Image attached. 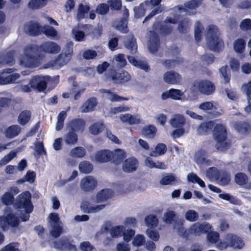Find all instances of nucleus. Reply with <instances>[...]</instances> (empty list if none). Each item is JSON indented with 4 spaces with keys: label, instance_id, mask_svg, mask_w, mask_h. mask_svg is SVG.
I'll list each match as a JSON object with an SVG mask.
<instances>
[{
    "label": "nucleus",
    "instance_id": "obj_26",
    "mask_svg": "<svg viewBox=\"0 0 251 251\" xmlns=\"http://www.w3.org/2000/svg\"><path fill=\"white\" fill-rule=\"evenodd\" d=\"M110 161L116 164L120 163L126 156V151L122 149H117L110 151Z\"/></svg>",
    "mask_w": 251,
    "mask_h": 251
},
{
    "label": "nucleus",
    "instance_id": "obj_14",
    "mask_svg": "<svg viewBox=\"0 0 251 251\" xmlns=\"http://www.w3.org/2000/svg\"><path fill=\"white\" fill-rule=\"evenodd\" d=\"M211 229V226L206 223L202 224L196 223L193 224L188 229L189 234L195 235H200L201 233H205L208 232Z\"/></svg>",
    "mask_w": 251,
    "mask_h": 251
},
{
    "label": "nucleus",
    "instance_id": "obj_18",
    "mask_svg": "<svg viewBox=\"0 0 251 251\" xmlns=\"http://www.w3.org/2000/svg\"><path fill=\"white\" fill-rule=\"evenodd\" d=\"M206 177L212 181H215L221 185H226L230 182V178L228 174H206Z\"/></svg>",
    "mask_w": 251,
    "mask_h": 251
},
{
    "label": "nucleus",
    "instance_id": "obj_6",
    "mask_svg": "<svg viewBox=\"0 0 251 251\" xmlns=\"http://www.w3.org/2000/svg\"><path fill=\"white\" fill-rule=\"evenodd\" d=\"M163 220L166 224L173 225V228L177 229L179 232L185 233L186 230L182 226L184 221L179 219L175 211L167 210L164 214Z\"/></svg>",
    "mask_w": 251,
    "mask_h": 251
},
{
    "label": "nucleus",
    "instance_id": "obj_16",
    "mask_svg": "<svg viewBox=\"0 0 251 251\" xmlns=\"http://www.w3.org/2000/svg\"><path fill=\"white\" fill-rule=\"evenodd\" d=\"M97 183V180L94 177L87 176L81 180L80 186L83 191L89 192L96 188Z\"/></svg>",
    "mask_w": 251,
    "mask_h": 251
},
{
    "label": "nucleus",
    "instance_id": "obj_50",
    "mask_svg": "<svg viewBox=\"0 0 251 251\" xmlns=\"http://www.w3.org/2000/svg\"><path fill=\"white\" fill-rule=\"evenodd\" d=\"M14 51H9L7 54L1 57L0 63L2 64L12 65L14 62Z\"/></svg>",
    "mask_w": 251,
    "mask_h": 251
},
{
    "label": "nucleus",
    "instance_id": "obj_44",
    "mask_svg": "<svg viewBox=\"0 0 251 251\" xmlns=\"http://www.w3.org/2000/svg\"><path fill=\"white\" fill-rule=\"evenodd\" d=\"M246 42L242 38L235 40L233 43V49L235 52L241 53L245 48Z\"/></svg>",
    "mask_w": 251,
    "mask_h": 251
},
{
    "label": "nucleus",
    "instance_id": "obj_64",
    "mask_svg": "<svg viewBox=\"0 0 251 251\" xmlns=\"http://www.w3.org/2000/svg\"><path fill=\"white\" fill-rule=\"evenodd\" d=\"M19 244L16 242H12L6 245L1 250V251H20Z\"/></svg>",
    "mask_w": 251,
    "mask_h": 251
},
{
    "label": "nucleus",
    "instance_id": "obj_60",
    "mask_svg": "<svg viewBox=\"0 0 251 251\" xmlns=\"http://www.w3.org/2000/svg\"><path fill=\"white\" fill-rule=\"evenodd\" d=\"M235 181L238 185H243L247 183L248 177L245 174H236Z\"/></svg>",
    "mask_w": 251,
    "mask_h": 251
},
{
    "label": "nucleus",
    "instance_id": "obj_29",
    "mask_svg": "<svg viewBox=\"0 0 251 251\" xmlns=\"http://www.w3.org/2000/svg\"><path fill=\"white\" fill-rule=\"evenodd\" d=\"M131 78L130 75L128 72L121 71L120 72L116 73L112 76V80L115 83H124L128 81Z\"/></svg>",
    "mask_w": 251,
    "mask_h": 251
},
{
    "label": "nucleus",
    "instance_id": "obj_34",
    "mask_svg": "<svg viewBox=\"0 0 251 251\" xmlns=\"http://www.w3.org/2000/svg\"><path fill=\"white\" fill-rule=\"evenodd\" d=\"M110 151L102 150L98 151L95 154L96 160L100 162H106L110 161Z\"/></svg>",
    "mask_w": 251,
    "mask_h": 251
},
{
    "label": "nucleus",
    "instance_id": "obj_48",
    "mask_svg": "<svg viewBox=\"0 0 251 251\" xmlns=\"http://www.w3.org/2000/svg\"><path fill=\"white\" fill-rule=\"evenodd\" d=\"M127 24V21L126 19H123L119 22H115L113 24V26L121 32L126 33L128 32Z\"/></svg>",
    "mask_w": 251,
    "mask_h": 251
},
{
    "label": "nucleus",
    "instance_id": "obj_45",
    "mask_svg": "<svg viewBox=\"0 0 251 251\" xmlns=\"http://www.w3.org/2000/svg\"><path fill=\"white\" fill-rule=\"evenodd\" d=\"M146 225L150 228L156 226L158 223V220L156 216L150 214L147 216L145 218Z\"/></svg>",
    "mask_w": 251,
    "mask_h": 251
},
{
    "label": "nucleus",
    "instance_id": "obj_27",
    "mask_svg": "<svg viewBox=\"0 0 251 251\" xmlns=\"http://www.w3.org/2000/svg\"><path fill=\"white\" fill-rule=\"evenodd\" d=\"M184 93L181 90L175 89H171L163 93L161 95V98L163 100L171 98L174 100H178L180 99V97L183 95Z\"/></svg>",
    "mask_w": 251,
    "mask_h": 251
},
{
    "label": "nucleus",
    "instance_id": "obj_11",
    "mask_svg": "<svg viewBox=\"0 0 251 251\" xmlns=\"http://www.w3.org/2000/svg\"><path fill=\"white\" fill-rule=\"evenodd\" d=\"M50 78L47 76L36 75L33 77L29 82V85L39 92H43L47 87V83L50 81Z\"/></svg>",
    "mask_w": 251,
    "mask_h": 251
},
{
    "label": "nucleus",
    "instance_id": "obj_21",
    "mask_svg": "<svg viewBox=\"0 0 251 251\" xmlns=\"http://www.w3.org/2000/svg\"><path fill=\"white\" fill-rule=\"evenodd\" d=\"M150 40L148 46L149 51L151 53H154L158 48L159 39L157 34L154 31H150L149 33Z\"/></svg>",
    "mask_w": 251,
    "mask_h": 251
},
{
    "label": "nucleus",
    "instance_id": "obj_20",
    "mask_svg": "<svg viewBox=\"0 0 251 251\" xmlns=\"http://www.w3.org/2000/svg\"><path fill=\"white\" fill-rule=\"evenodd\" d=\"M139 164L137 160L133 157L127 158L123 163V168L125 172H133L136 171Z\"/></svg>",
    "mask_w": 251,
    "mask_h": 251
},
{
    "label": "nucleus",
    "instance_id": "obj_38",
    "mask_svg": "<svg viewBox=\"0 0 251 251\" xmlns=\"http://www.w3.org/2000/svg\"><path fill=\"white\" fill-rule=\"evenodd\" d=\"M48 0H30L28 3V7L31 9H38L45 6Z\"/></svg>",
    "mask_w": 251,
    "mask_h": 251
},
{
    "label": "nucleus",
    "instance_id": "obj_33",
    "mask_svg": "<svg viewBox=\"0 0 251 251\" xmlns=\"http://www.w3.org/2000/svg\"><path fill=\"white\" fill-rule=\"evenodd\" d=\"M126 48L130 50L131 53L134 54L137 50V45L135 39L133 35H129L125 42Z\"/></svg>",
    "mask_w": 251,
    "mask_h": 251
},
{
    "label": "nucleus",
    "instance_id": "obj_53",
    "mask_svg": "<svg viewBox=\"0 0 251 251\" xmlns=\"http://www.w3.org/2000/svg\"><path fill=\"white\" fill-rule=\"evenodd\" d=\"M187 179L189 182L198 183L201 187H204L205 186L204 182L196 174H189L187 176Z\"/></svg>",
    "mask_w": 251,
    "mask_h": 251
},
{
    "label": "nucleus",
    "instance_id": "obj_22",
    "mask_svg": "<svg viewBox=\"0 0 251 251\" xmlns=\"http://www.w3.org/2000/svg\"><path fill=\"white\" fill-rule=\"evenodd\" d=\"M164 81L168 84H176L179 83L181 81V76L177 73L169 71L163 75Z\"/></svg>",
    "mask_w": 251,
    "mask_h": 251
},
{
    "label": "nucleus",
    "instance_id": "obj_13",
    "mask_svg": "<svg viewBox=\"0 0 251 251\" xmlns=\"http://www.w3.org/2000/svg\"><path fill=\"white\" fill-rule=\"evenodd\" d=\"M40 51L44 53L56 54L60 52V47L56 43L52 41H46L39 46Z\"/></svg>",
    "mask_w": 251,
    "mask_h": 251
},
{
    "label": "nucleus",
    "instance_id": "obj_46",
    "mask_svg": "<svg viewBox=\"0 0 251 251\" xmlns=\"http://www.w3.org/2000/svg\"><path fill=\"white\" fill-rule=\"evenodd\" d=\"M234 127L238 132L242 134L247 133L250 129V125L243 122L235 123Z\"/></svg>",
    "mask_w": 251,
    "mask_h": 251
},
{
    "label": "nucleus",
    "instance_id": "obj_17",
    "mask_svg": "<svg viewBox=\"0 0 251 251\" xmlns=\"http://www.w3.org/2000/svg\"><path fill=\"white\" fill-rule=\"evenodd\" d=\"M194 161L201 167L209 165L211 163V161L207 158V152L202 149H200L195 152Z\"/></svg>",
    "mask_w": 251,
    "mask_h": 251
},
{
    "label": "nucleus",
    "instance_id": "obj_12",
    "mask_svg": "<svg viewBox=\"0 0 251 251\" xmlns=\"http://www.w3.org/2000/svg\"><path fill=\"white\" fill-rule=\"evenodd\" d=\"M19 220L14 214H6L0 217V226L3 230L8 229L9 226L15 227L18 226Z\"/></svg>",
    "mask_w": 251,
    "mask_h": 251
},
{
    "label": "nucleus",
    "instance_id": "obj_42",
    "mask_svg": "<svg viewBox=\"0 0 251 251\" xmlns=\"http://www.w3.org/2000/svg\"><path fill=\"white\" fill-rule=\"evenodd\" d=\"M167 151L166 146L163 143H159L156 145L154 150L150 152V155L156 157L164 154Z\"/></svg>",
    "mask_w": 251,
    "mask_h": 251
},
{
    "label": "nucleus",
    "instance_id": "obj_54",
    "mask_svg": "<svg viewBox=\"0 0 251 251\" xmlns=\"http://www.w3.org/2000/svg\"><path fill=\"white\" fill-rule=\"evenodd\" d=\"M103 128V124L100 123H96L89 127V131L93 135H97L102 130Z\"/></svg>",
    "mask_w": 251,
    "mask_h": 251
},
{
    "label": "nucleus",
    "instance_id": "obj_49",
    "mask_svg": "<svg viewBox=\"0 0 251 251\" xmlns=\"http://www.w3.org/2000/svg\"><path fill=\"white\" fill-rule=\"evenodd\" d=\"M85 149L82 147H77L73 149L70 152V155L75 158H82L86 154Z\"/></svg>",
    "mask_w": 251,
    "mask_h": 251
},
{
    "label": "nucleus",
    "instance_id": "obj_58",
    "mask_svg": "<svg viewBox=\"0 0 251 251\" xmlns=\"http://www.w3.org/2000/svg\"><path fill=\"white\" fill-rule=\"evenodd\" d=\"M176 178L172 175H168L165 176L160 180L161 185H173L176 182Z\"/></svg>",
    "mask_w": 251,
    "mask_h": 251
},
{
    "label": "nucleus",
    "instance_id": "obj_59",
    "mask_svg": "<svg viewBox=\"0 0 251 251\" xmlns=\"http://www.w3.org/2000/svg\"><path fill=\"white\" fill-rule=\"evenodd\" d=\"M212 126V123L211 122L202 123L198 129V132L200 134H204L207 133Z\"/></svg>",
    "mask_w": 251,
    "mask_h": 251
},
{
    "label": "nucleus",
    "instance_id": "obj_25",
    "mask_svg": "<svg viewBox=\"0 0 251 251\" xmlns=\"http://www.w3.org/2000/svg\"><path fill=\"white\" fill-rule=\"evenodd\" d=\"M225 239L229 241L230 247H232L235 249H241L244 246L243 240L236 235L228 234L226 235Z\"/></svg>",
    "mask_w": 251,
    "mask_h": 251
},
{
    "label": "nucleus",
    "instance_id": "obj_41",
    "mask_svg": "<svg viewBox=\"0 0 251 251\" xmlns=\"http://www.w3.org/2000/svg\"><path fill=\"white\" fill-rule=\"evenodd\" d=\"M145 164L150 168H156L161 169L166 168V165L163 162L157 161L154 162L151 158L148 157L145 160Z\"/></svg>",
    "mask_w": 251,
    "mask_h": 251
},
{
    "label": "nucleus",
    "instance_id": "obj_43",
    "mask_svg": "<svg viewBox=\"0 0 251 251\" xmlns=\"http://www.w3.org/2000/svg\"><path fill=\"white\" fill-rule=\"evenodd\" d=\"M21 127L18 125H14L8 127L5 131V135L8 138H13L19 135Z\"/></svg>",
    "mask_w": 251,
    "mask_h": 251
},
{
    "label": "nucleus",
    "instance_id": "obj_35",
    "mask_svg": "<svg viewBox=\"0 0 251 251\" xmlns=\"http://www.w3.org/2000/svg\"><path fill=\"white\" fill-rule=\"evenodd\" d=\"M97 104L95 98H91L88 100L80 107L81 112L87 113L92 111Z\"/></svg>",
    "mask_w": 251,
    "mask_h": 251
},
{
    "label": "nucleus",
    "instance_id": "obj_19",
    "mask_svg": "<svg viewBox=\"0 0 251 251\" xmlns=\"http://www.w3.org/2000/svg\"><path fill=\"white\" fill-rule=\"evenodd\" d=\"M24 30L31 35H38L42 31V27L37 23L30 22L24 25Z\"/></svg>",
    "mask_w": 251,
    "mask_h": 251
},
{
    "label": "nucleus",
    "instance_id": "obj_4",
    "mask_svg": "<svg viewBox=\"0 0 251 251\" xmlns=\"http://www.w3.org/2000/svg\"><path fill=\"white\" fill-rule=\"evenodd\" d=\"M200 0H192L184 3V6L180 5L175 7L173 10L175 13L174 18H168L166 20V23L176 24L179 19V17L183 14L191 15L195 14L196 9L200 4Z\"/></svg>",
    "mask_w": 251,
    "mask_h": 251
},
{
    "label": "nucleus",
    "instance_id": "obj_9",
    "mask_svg": "<svg viewBox=\"0 0 251 251\" xmlns=\"http://www.w3.org/2000/svg\"><path fill=\"white\" fill-rule=\"evenodd\" d=\"M55 249L61 251H77L76 246L71 237L64 236L55 241L54 244Z\"/></svg>",
    "mask_w": 251,
    "mask_h": 251
},
{
    "label": "nucleus",
    "instance_id": "obj_2",
    "mask_svg": "<svg viewBox=\"0 0 251 251\" xmlns=\"http://www.w3.org/2000/svg\"><path fill=\"white\" fill-rule=\"evenodd\" d=\"M15 204L17 208L23 209L20 211V213H18L17 214L20 215L23 221H27L29 218V214L33 211L30 193L26 191L19 195Z\"/></svg>",
    "mask_w": 251,
    "mask_h": 251
},
{
    "label": "nucleus",
    "instance_id": "obj_10",
    "mask_svg": "<svg viewBox=\"0 0 251 251\" xmlns=\"http://www.w3.org/2000/svg\"><path fill=\"white\" fill-rule=\"evenodd\" d=\"M195 89L200 93L210 95L215 91V86L213 83L207 80L196 81L194 83Z\"/></svg>",
    "mask_w": 251,
    "mask_h": 251
},
{
    "label": "nucleus",
    "instance_id": "obj_57",
    "mask_svg": "<svg viewBox=\"0 0 251 251\" xmlns=\"http://www.w3.org/2000/svg\"><path fill=\"white\" fill-rule=\"evenodd\" d=\"M185 218L188 221L195 222L199 218V214L194 210H189L185 213Z\"/></svg>",
    "mask_w": 251,
    "mask_h": 251
},
{
    "label": "nucleus",
    "instance_id": "obj_15",
    "mask_svg": "<svg viewBox=\"0 0 251 251\" xmlns=\"http://www.w3.org/2000/svg\"><path fill=\"white\" fill-rule=\"evenodd\" d=\"M85 122L80 119H75L71 120L66 124V130L74 131L76 132H82L85 128Z\"/></svg>",
    "mask_w": 251,
    "mask_h": 251
},
{
    "label": "nucleus",
    "instance_id": "obj_28",
    "mask_svg": "<svg viewBox=\"0 0 251 251\" xmlns=\"http://www.w3.org/2000/svg\"><path fill=\"white\" fill-rule=\"evenodd\" d=\"M185 122V118L181 114L174 115L169 121V123L174 128L183 127Z\"/></svg>",
    "mask_w": 251,
    "mask_h": 251
},
{
    "label": "nucleus",
    "instance_id": "obj_55",
    "mask_svg": "<svg viewBox=\"0 0 251 251\" xmlns=\"http://www.w3.org/2000/svg\"><path fill=\"white\" fill-rule=\"evenodd\" d=\"M203 27L199 22H197L195 25V38L198 42L201 39V33Z\"/></svg>",
    "mask_w": 251,
    "mask_h": 251
},
{
    "label": "nucleus",
    "instance_id": "obj_36",
    "mask_svg": "<svg viewBox=\"0 0 251 251\" xmlns=\"http://www.w3.org/2000/svg\"><path fill=\"white\" fill-rule=\"evenodd\" d=\"M112 193V191L111 189H105L102 190L97 195V201L98 202H101L106 201L111 197Z\"/></svg>",
    "mask_w": 251,
    "mask_h": 251
},
{
    "label": "nucleus",
    "instance_id": "obj_30",
    "mask_svg": "<svg viewBox=\"0 0 251 251\" xmlns=\"http://www.w3.org/2000/svg\"><path fill=\"white\" fill-rule=\"evenodd\" d=\"M100 92L103 94V96L112 102L121 101L122 100H127L128 98H124L117 95L115 93L111 92L109 90L102 89Z\"/></svg>",
    "mask_w": 251,
    "mask_h": 251
},
{
    "label": "nucleus",
    "instance_id": "obj_5",
    "mask_svg": "<svg viewBox=\"0 0 251 251\" xmlns=\"http://www.w3.org/2000/svg\"><path fill=\"white\" fill-rule=\"evenodd\" d=\"M213 136L216 141L215 147L217 150L223 151L228 148L229 145L226 142V131L224 125L217 124L215 126Z\"/></svg>",
    "mask_w": 251,
    "mask_h": 251
},
{
    "label": "nucleus",
    "instance_id": "obj_23",
    "mask_svg": "<svg viewBox=\"0 0 251 251\" xmlns=\"http://www.w3.org/2000/svg\"><path fill=\"white\" fill-rule=\"evenodd\" d=\"M66 130V133L63 136V141L68 146H72L75 145L78 141L77 134L74 131Z\"/></svg>",
    "mask_w": 251,
    "mask_h": 251
},
{
    "label": "nucleus",
    "instance_id": "obj_61",
    "mask_svg": "<svg viewBox=\"0 0 251 251\" xmlns=\"http://www.w3.org/2000/svg\"><path fill=\"white\" fill-rule=\"evenodd\" d=\"M207 233V240L211 243H215L219 238V233L217 232L211 231L210 230Z\"/></svg>",
    "mask_w": 251,
    "mask_h": 251
},
{
    "label": "nucleus",
    "instance_id": "obj_3",
    "mask_svg": "<svg viewBox=\"0 0 251 251\" xmlns=\"http://www.w3.org/2000/svg\"><path fill=\"white\" fill-rule=\"evenodd\" d=\"M205 36L207 46L210 50L219 51L224 47V43L219 37L220 32L216 25H208Z\"/></svg>",
    "mask_w": 251,
    "mask_h": 251
},
{
    "label": "nucleus",
    "instance_id": "obj_31",
    "mask_svg": "<svg viewBox=\"0 0 251 251\" xmlns=\"http://www.w3.org/2000/svg\"><path fill=\"white\" fill-rule=\"evenodd\" d=\"M45 35L51 39L57 40L59 39L60 36L58 34V32L53 27L46 25L42 27V31Z\"/></svg>",
    "mask_w": 251,
    "mask_h": 251
},
{
    "label": "nucleus",
    "instance_id": "obj_24",
    "mask_svg": "<svg viewBox=\"0 0 251 251\" xmlns=\"http://www.w3.org/2000/svg\"><path fill=\"white\" fill-rule=\"evenodd\" d=\"M241 90L245 94L248 101V105L245 107V111L249 113H251V81L243 84Z\"/></svg>",
    "mask_w": 251,
    "mask_h": 251
},
{
    "label": "nucleus",
    "instance_id": "obj_37",
    "mask_svg": "<svg viewBox=\"0 0 251 251\" xmlns=\"http://www.w3.org/2000/svg\"><path fill=\"white\" fill-rule=\"evenodd\" d=\"M127 59L130 63L134 66L148 72L150 68L148 65L144 61L137 60L134 57L128 56Z\"/></svg>",
    "mask_w": 251,
    "mask_h": 251
},
{
    "label": "nucleus",
    "instance_id": "obj_47",
    "mask_svg": "<svg viewBox=\"0 0 251 251\" xmlns=\"http://www.w3.org/2000/svg\"><path fill=\"white\" fill-rule=\"evenodd\" d=\"M93 170L92 164L87 161H82L79 164V170L81 173H91Z\"/></svg>",
    "mask_w": 251,
    "mask_h": 251
},
{
    "label": "nucleus",
    "instance_id": "obj_63",
    "mask_svg": "<svg viewBox=\"0 0 251 251\" xmlns=\"http://www.w3.org/2000/svg\"><path fill=\"white\" fill-rule=\"evenodd\" d=\"M189 25L188 20L185 18L180 22L178 28L181 33H185L189 29Z\"/></svg>",
    "mask_w": 251,
    "mask_h": 251
},
{
    "label": "nucleus",
    "instance_id": "obj_40",
    "mask_svg": "<svg viewBox=\"0 0 251 251\" xmlns=\"http://www.w3.org/2000/svg\"><path fill=\"white\" fill-rule=\"evenodd\" d=\"M90 10V6L87 3H80L77 12V19H82L85 17V14Z\"/></svg>",
    "mask_w": 251,
    "mask_h": 251
},
{
    "label": "nucleus",
    "instance_id": "obj_7",
    "mask_svg": "<svg viewBox=\"0 0 251 251\" xmlns=\"http://www.w3.org/2000/svg\"><path fill=\"white\" fill-rule=\"evenodd\" d=\"M73 53V44L68 43L65 49L64 52L60 53L53 61L52 66L58 69L67 64L71 60Z\"/></svg>",
    "mask_w": 251,
    "mask_h": 251
},
{
    "label": "nucleus",
    "instance_id": "obj_1",
    "mask_svg": "<svg viewBox=\"0 0 251 251\" xmlns=\"http://www.w3.org/2000/svg\"><path fill=\"white\" fill-rule=\"evenodd\" d=\"M24 56L20 59V64L26 67L32 68L38 66L39 60L43 57L40 51L39 46L34 44L27 45L24 49Z\"/></svg>",
    "mask_w": 251,
    "mask_h": 251
},
{
    "label": "nucleus",
    "instance_id": "obj_51",
    "mask_svg": "<svg viewBox=\"0 0 251 251\" xmlns=\"http://www.w3.org/2000/svg\"><path fill=\"white\" fill-rule=\"evenodd\" d=\"M30 112L29 111H24L19 116L18 121L21 125H25L29 121L30 118Z\"/></svg>",
    "mask_w": 251,
    "mask_h": 251
},
{
    "label": "nucleus",
    "instance_id": "obj_39",
    "mask_svg": "<svg viewBox=\"0 0 251 251\" xmlns=\"http://www.w3.org/2000/svg\"><path fill=\"white\" fill-rule=\"evenodd\" d=\"M20 76L18 73H15L5 77L1 76L0 75V84L4 85L14 83L20 77Z\"/></svg>",
    "mask_w": 251,
    "mask_h": 251
},
{
    "label": "nucleus",
    "instance_id": "obj_8",
    "mask_svg": "<svg viewBox=\"0 0 251 251\" xmlns=\"http://www.w3.org/2000/svg\"><path fill=\"white\" fill-rule=\"evenodd\" d=\"M50 221L49 222L50 234L54 238L58 237L62 233V223L60 221L58 214L56 213H51L49 215Z\"/></svg>",
    "mask_w": 251,
    "mask_h": 251
},
{
    "label": "nucleus",
    "instance_id": "obj_32",
    "mask_svg": "<svg viewBox=\"0 0 251 251\" xmlns=\"http://www.w3.org/2000/svg\"><path fill=\"white\" fill-rule=\"evenodd\" d=\"M105 207L104 204H101L96 205L95 206H91L89 205V203L87 201H82L80 207L84 212L87 213H95L102 209Z\"/></svg>",
    "mask_w": 251,
    "mask_h": 251
},
{
    "label": "nucleus",
    "instance_id": "obj_52",
    "mask_svg": "<svg viewBox=\"0 0 251 251\" xmlns=\"http://www.w3.org/2000/svg\"><path fill=\"white\" fill-rule=\"evenodd\" d=\"M124 229L125 227L123 226H114L110 229V234L112 237L121 236Z\"/></svg>",
    "mask_w": 251,
    "mask_h": 251
},
{
    "label": "nucleus",
    "instance_id": "obj_62",
    "mask_svg": "<svg viewBox=\"0 0 251 251\" xmlns=\"http://www.w3.org/2000/svg\"><path fill=\"white\" fill-rule=\"evenodd\" d=\"M16 156V152L12 151L9 152V154L5 155L0 160V166L5 165L12 160Z\"/></svg>",
    "mask_w": 251,
    "mask_h": 251
},
{
    "label": "nucleus",
    "instance_id": "obj_56",
    "mask_svg": "<svg viewBox=\"0 0 251 251\" xmlns=\"http://www.w3.org/2000/svg\"><path fill=\"white\" fill-rule=\"evenodd\" d=\"M156 131V127L154 126L150 125L144 128L143 133L147 137L151 138L155 136Z\"/></svg>",
    "mask_w": 251,
    "mask_h": 251
}]
</instances>
